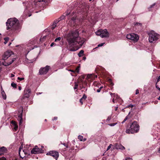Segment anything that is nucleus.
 <instances>
[{
	"label": "nucleus",
	"instance_id": "f257e3e1",
	"mask_svg": "<svg viewBox=\"0 0 160 160\" xmlns=\"http://www.w3.org/2000/svg\"><path fill=\"white\" fill-rule=\"evenodd\" d=\"M67 41L70 45H74L78 43L80 46L70 49L71 51H75L81 48L85 42V40L79 37L78 32L73 31L69 32L68 35Z\"/></svg>",
	"mask_w": 160,
	"mask_h": 160
},
{
	"label": "nucleus",
	"instance_id": "f03ea898",
	"mask_svg": "<svg viewBox=\"0 0 160 160\" xmlns=\"http://www.w3.org/2000/svg\"><path fill=\"white\" fill-rule=\"evenodd\" d=\"M7 29L14 30L18 28L19 26V21L15 18H10L8 19L6 22Z\"/></svg>",
	"mask_w": 160,
	"mask_h": 160
},
{
	"label": "nucleus",
	"instance_id": "7ed1b4c3",
	"mask_svg": "<svg viewBox=\"0 0 160 160\" xmlns=\"http://www.w3.org/2000/svg\"><path fill=\"white\" fill-rule=\"evenodd\" d=\"M159 35L154 31L151 32L149 34V40L150 42L153 43L159 38Z\"/></svg>",
	"mask_w": 160,
	"mask_h": 160
},
{
	"label": "nucleus",
	"instance_id": "20e7f679",
	"mask_svg": "<svg viewBox=\"0 0 160 160\" xmlns=\"http://www.w3.org/2000/svg\"><path fill=\"white\" fill-rule=\"evenodd\" d=\"M130 130L131 133L137 132L139 130V126L137 122L134 121L130 125Z\"/></svg>",
	"mask_w": 160,
	"mask_h": 160
},
{
	"label": "nucleus",
	"instance_id": "39448f33",
	"mask_svg": "<svg viewBox=\"0 0 160 160\" xmlns=\"http://www.w3.org/2000/svg\"><path fill=\"white\" fill-rule=\"evenodd\" d=\"M97 35L100 36L102 38L108 37L109 36V34L106 29L102 30L99 29L96 32Z\"/></svg>",
	"mask_w": 160,
	"mask_h": 160
},
{
	"label": "nucleus",
	"instance_id": "423d86ee",
	"mask_svg": "<svg viewBox=\"0 0 160 160\" xmlns=\"http://www.w3.org/2000/svg\"><path fill=\"white\" fill-rule=\"evenodd\" d=\"M126 38L134 42H137L139 38L138 35L134 33L128 34L127 35Z\"/></svg>",
	"mask_w": 160,
	"mask_h": 160
},
{
	"label": "nucleus",
	"instance_id": "0eeeda50",
	"mask_svg": "<svg viewBox=\"0 0 160 160\" xmlns=\"http://www.w3.org/2000/svg\"><path fill=\"white\" fill-rule=\"evenodd\" d=\"M47 155H49L52 156L54 158L57 160L59 157V153L58 152L54 151H51L49 152L46 154Z\"/></svg>",
	"mask_w": 160,
	"mask_h": 160
},
{
	"label": "nucleus",
	"instance_id": "6e6552de",
	"mask_svg": "<svg viewBox=\"0 0 160 160\" xmlns=\"http://www.w3.org/2000/svg\"><path fill=\"white\" fill-rule=\"evenodd\" d=\"M13 54V52L12 51L8 50L4 52L2 56V59L4 60H6L11 55Z\"/></svg>",
	"mask_w": 160,
	"mask_h": 160
},
{
	"label": "nucleus",
	"instance_id": "1a4fd4ad",
	"mask_svg": "<svg viewBox=\"0 0 160 160\" xmlns=\"http://www.w3.org/2000/svg\"><path fill=\"white\" fill-rule=\"evenodd\" d=\"M49 68V66H47L44 68H41L39 71L40 74H46L48 71Z\"/></svg>",
	"mask_w": 160,
	"mask_h": 160
},
{
	"label": "nucleus",
	"instance_id": "9d476101",
	"mask_svg": "<svg viewBox=\"0 0 160 160\" xmlns=\"http://www.w3.org/2000/svg\"><path fill=\"white\" fill-rule=\"evenodd\" d=\"M42 151V149L38 148L37 146H35L31 151V152L32 154H36L41 153Z\"/></svg>",
	"mask_w": 160,
	"mask_h": 160
},
{
	"label": "nucleus",
	"instance_id": "9b49d317",
	"mask_svg": "<svg viewBox=\"0 0 160 160\" xmlns=\"http://www.w3.org/2000/svg\"><path fill=\"white\" fill-rule=\"evenodd\" d=\"M28 152V151H26L25 150H24L21 147L19 148V154L20 157L22 158L25 157V156H24V155L27 154Z\"/></svg>",
	"mask_w": 160,
	"mask_h": 160
},
{
	"label": "nucleus",
	"instance_id": "f8f14e48",
	"mask_svg": "<svg viewBox=\"0 0 160 160\" xmlns=\"http://www.w3.org/2000/svg\"><path fill=\"white\" fill-rule=\"evenodd\" d=\"M31 91L30 89H27L24 91V94L22 97V99L25 98H28L29 97V94L31 93Z\"/></svg>",
	"mask_w": 160,
	"mask_h": 160
},
{
	"label": "nucleus",
	"instance_id": "ddd939ff",
	"mask_svg": "<svg viewBox=\"0 0 160 160\" xmlns=\"http://www.w3.org/2000/svg\"><path fill=\"white\" fill-rule=\"evenodd\" d=\"M7 150L4 147H2L0 148V154L1 155L4 154V153L7 152Z\"/></svg>",
	"mask_w": 160,
	"mask_h": 160
},
{
	"label": "nucleus",
	"instance_id": "4468645a",
	"mask_svg": "<svg viewBox=\"0 0 160 160\" xmlns=\"http://www.w3.org/2000/svg\"><path fill=\"white\" fill-rule=\"evenodd\" d=\"M22 110L20 114L18 115V120L19 121V125H21L22 123Z\"/></svg>",
	"mask_w": 160,
	"mask_h": 160
},
{
	"label": "nucleus",
	"instance_id": "2eb2a0df",
	"mask_svg": "<svg viewBox=\"0 0 160 160\" xmlns=\"http://www.w3.org/2000/svg\"><path fill=\"white\" fill-rule=\"evenodd\" d=\"M16 59V58H13L12 59V61L9 62H2V65L4 66H8L11 64Z\"/></svg>",
	"mask_w": 160,
	"mask_h": 160
},
{
	"label": "nucleus",
	"instance_id": "dca6fc26",
	"mask_svg": "<svg viewBox=\"0 0 160 160\" xmlns=\"http://www.w3.org/2000/svg\"><path fill=\"white\" fill-rule=\"evenodd\" d=\"M116 148L117 149H120L122 150H124L125 149V147L121 145H119L117 146Z\"/></svg>",
	"mask_w": 160,
	"mask_h": 160
},
{
	"label": "nucleus",
	"instance_id": "f3484780",
	"mask_svg": "<svg viewBox=\"0 0 160 160\" xmlns=\"http://www.w3.org/2000/svg\"><path fill=\"white\" fill-rule=\"evenodd\" d=\"M2 96L4 99H6L7 96L4 91H3L2 92H1Z\"/></svg>",
	"mask_w": 160,
	"mask_h": 160
},
{
	"label": "nucleus",
	"instance_id": "a211bd4d",
	"mask_svg": "<svg viewBox=\"0 0 160 160\" xmlns=\"http://www.w3.org/2000/svg\"><path fill=\"white\" fill-rule=\"evenodd\" d=\"M84 53V51L83 50H81L79 53H78V55L79 57H82Z\"/></svg>",
	"mask_w": 160,
	"mask_h": 160
},
{
	"label": "nucleus",
	"instance_id": "6ab92c4d",
	"mask_svg": "<svg viewBox=\"0 0 160 160\" xmlns=\"http://www.w3.org/2000/svg\"><path fill=\"white\" fill-rule=\"evenodd\" d=\"M78 83L77 82H75V85L74 87V90L77 89L78 88Z\"/></svg>",
	"mask_w": 160,
	"mask_h": 160
},
{
	"label": "nucleus",
	"instance_id": "aec40b11",
	"mask_svg": "<svg viewBox=\"0 0 160 160\" xmlns=\"http://www.w3.org/2000/svg\"><path fill=\"white\" fill-rule=\"evenodd\" d=\"M126 133L128 134H130L131 133V131L130 130V128L129 129H127L126 130Z\"/></svg>",
	"mask_w": 160,
	"mask_h": 160
},
{
	"label": "nucleus",
	"instance_id": "412c9836",
	"mask_svg": "<svg viewBox=\"0 0 160 160\" xmlns=\"http://www.w3.org/2000/svg\"><path fill=\"white\" fill-rule=\"evenodd\" d=\"M78 138L80 141H82L83 137L82 136L79 135L78 137Z\"/></svg>",
	"mask_w": 160,
	"mask_h": 160
},
{
	"label": "nucleus",
	"instance_id": "4be33fe9",
	"mask_svg": "<svg viewBox=\"0 0 160 160\" xmlns=\"http://www.w3.org/2000/svg\"><path fill=\"white\" fill-rule=\"evenodd\" d=\"M5 40V42H4V43L5 44H6L9 40V38L8 37H6L4 38Z\"/></svg>",
	"mask_w": 160,
	"mask_h": 160
},
{
	"label": "nucleus",
	"instance_id": "5701e85b",
	"mask_svg": "<svg viewBox=\"0 0 160 160\" xmlns=\"http://www.w3.org/2000/svg\"><path fill=\"white\" fill-rule=\"evenodd\" d=\"M11 85L12 87H13L14 88H16L17 84L15 83H14L13 82L11 84Z\"/></svg>",
	"mask_w": 160,
	"mask_h": 160
},
{
	"label": "nucleus",
	"instance_id": "b1692460",
	"mask_svg": "<svg viewBox=\"0 0 160 160\" xmlns=\"http://www.w3.org/2000/svg\"><path fill=\"white\" fill-rule=\"evenodd\" d=\"M46 36H44L43 38H41L40 39V41L41 42H42L44 39H45L46 38Z\"/></svg>",
	"mask_w": 160,
	"mask_h": 160
},
{
	"label": "nucleus",
	"instance_id": "393cba45",
	"mask_svg": "<svg viewBox=\"0 0 160 160\" xmlns=\"http://www.w3.org/2000/svg\"><path fill=\"white\" fill-rule=\"evenodd\" d=\"M134 25L135 26H141L142 25V24H141V23H140L135 22L134 23Z\"/></svg>",
	"mask_w": 160,
	"mask_h": 160
},
{
	"label": "nucleus",
	"instance_id": "a878e982",
	"mask_svg": "<svg viewBox=\"0 0 160 160\" xmlns=\"http://www.w3.org/2000/svg\"><path fill=\"white\" fill-rule=\"evenodd\" d=\"M61 39V38L60 37H59L55 39V42H57V41H59Z\"/></svg>",
	"mask_w": 160,
	"mask_h": 160
},
{
	"label": "nucleus",
	"instance_id": "bb28decb",
	"mask_svg": "<svg viewBox=\"0 0 160 160\" xmlns=\"http://www.w3.org/2000/svg\"><path fill=\"white\" fill-rule=\"evenodd\" d=\"M11 123L12 124V125H14V126H15L16 125H17V123L16 122H15V121H11Z\"/></svg>",
	"mask_w": 160,
	"mask_h": 160
},
{
	"label": "nucleus",
	"instance_id": "cd10ccee",
	"mask_svg": "<svg viewBox=\"0 0 160 160\" xmlns=\"http://www.w3.org/2000/svg\"><path fill=\"white\" fill-rule=\"evenodd\" d=\"M87 98V96L85 95V94H84L82 96V98H81V99L83 100V99H85L86 98Z\"/></svg>",
	"mask_w": 160,
	"mask_h": 160
},
{
	"label": "nucleus",
	"instance_id": "c85d7f7f",
	"mask_svg": "<svg viewBox=\"0 0 160 160\" xmlns=\"http://www.w3.org/2000/svg\"><path fill=\"white\" fill-rule=\"evenodd\" d=\"M56 23H53L52 25V29H54L56 27Z\"/></svg>",
	"mask_w": 160,
	"mask_h": 160
},
{
	"label": "nucleus",
	"instance_id": "c756f323",
	"mask_svg": "<svg viewBox=\"0 0 160 160\" xmlns=\"http://www.w3.org/2000/svg\"><path fill=\"white\" fill-rule=\"evenodd\" d=\"M117 123H112L109 124V125L110 126H115V125H116L117 124Z\"/></svg>",
	"mask_w": 160,
	"mask_h": 160
},
{
	"label": "nucleus",
	"instance_id": "7c9ffc66",
	"mask_svg": "<svg viewBox=\"0 0 160 160\" xmlns=\"http://www.w3.org/2000/svg\"><path fill=\"white\" fill-rule=\"evenodd\" d=\"M128 118V116L126 117L124 119V120L122 122V123H123L127 120Z\"/></svg>",
	"mask_w": 160,
	"mask_h": 160
},
{
	"label": "nucleus",
	"instance_id": "2f4dec72",
	"mask_svg": "<svg viewBox=\"0 0 160 160\" xmlns=\"http://www.w3.org/2000/svg\"><path fill=\"white\" fill-rule=\"evenodd\" d=\"M111 146H112V144H110L109 145L108 147V148L107 149V151L110 148H111Z\"/></svg>",
	"mask_w": 160,
	"mask_h": 160
},
{
	"label": "nucleus",
	"instance_id": "473e14b6",
	"mask_svg": "<svg viewBox=\"0 0 160 160\" xmlns=\"http://www.w3.org/2000/svg\"><path fill=\"white\" fill-rule=\"evenodd\" d=\"M14 126V130H15V131H16L18 128V126L17 125L15 126Z\"/></svg>",
	"mask_w": 160,
	"mask_h": 160
},
{
	"label": "nucleus",
	"instance_id": "72a5a7b5",
	"mask_svg": "<svg viewBox=\"0 0 160 160\" xmlns=\"http://www.w3.org/2000/svg\"><path fill=\"white\" fill-rule=\"evenodd\" d=\"M18 80H19L20 81H22L24 79V78H20V77H18Z\"/></svg>",
	"mask_w": 160,
	"mask_h": 160
},
{
	"label": "nucleus",
	"instance_id": "f704fd0d",
	"mask_svg": "<svg viewBox=\"0 0 160 160\" xmlns=\"http://www.w3.org/2000/svg\"><path fill=\"white\" fill-rule=\"evenodd\" d=\"M0 160H6V159L4 157H2L1 158H0Z\"/></svg>",
	"mask_w": 160,
	"mask_h": 160
},
{
	"label": "nucleus",
	"instance_id": "c9c22d12",
	"mask_svg": "<svg viewBox=\"0 0 160 160\" xmlns=\"http://www.w3.org/2000/svg\"><path fill=\"white\" fill-rule=\"evenodd\" d=\"M104 43H101V44H99L98 45V47H100L102 46L103 45V44Z\"/></svg>",
	"mask_w": 160,
	"mask_h": 160
},
{
	"label": "nucleus",
	"instance_id": "e433bc0d",
	"mask_svg": "<svg viewBox=\"0 0 160 160\" xmlns=\"http://www.w3.org/2000/svg\"><path fill=\"white\" fill-rule=\"evenodd\" d=\"M125 160H132V159L131 158H125Z\"/></svg>",
	"mask_w": 160,
	"mask_h": 160
},
{
	"label": "nucleus",
	"instance_id": "4c0bfd02",
	"mask_svg": "<svg viewBox=\"0 0 160 160\" xmlns=\"http://www.w3.org/2000/svg\"><path fill=\"white\" fill-rule=\"evenodd\" d=\"M92 76V74L88 75V76H87V78H91V77Z\"/></svg>",
	"mask_w": 160,
	"mask_h": 160
},
{
	"label": "nucleus",
	"instance_id": "58836bf2",
	"mask_svg": "<svg viewBox=\"0 0 160 160\" xmlns=\"http://www.w3.org/2000/svg\"><path fill=\"white\" fill-rule=\"evenodd\" d=\"M160 81V75L158 77L157 81V83Z\"/></svg>",
	"mask_w": 160,
	"mask_h": 160
},
{
	"label": "nucleus",
	"instance_id": "ea45409f",
	"mask_svg": "<svg viewBox=\"0 0 160 160\" xmlns=\"http://www.w3.org/2000/svg\"><path fill=\"white\" fill-rule=\"evenodd\" d=\"M156 88L158 89L159 91H160V88H159V87L157 85V84L156 85Z\"/></svg>",
	"mask_w": 160,
	"mask_h": 160
},
{
	"label": "nucleus",
	"instance_id": "a19ab883",
	"mask_svg": "<svg viewBox=\"0 0 160 160\" xmlns=\"http://www.w3.org/2000/svg\"><path fill=\"white\" fill-rule=\"evenodd\" d=\"M139 93V90L138 89H137L136 91V94H137Z\"/></svg>",
	"mask_w": 160,
	"mask_h": 160
},
{
	"label": "nucleus",
	"instance_id": "79ce46f5",
	"mask_svg": "<svg viewBox=\"0 0 160 160\" xmlns=\"http://www.w3.org/2000/svg\"><path fill=\"white\" fill-rule=\"evenodd\" d=\"M133 107V105L132 104H130L129 105H128V106L127 107H130L131 108H132Z\"/></svg>",
	"mask_w": 160,
	"mask_h": 160
},
{
	"label": "nucleus",
	"instance_id": "37998d69",
	"mask_svg": "<svg viewBox=\"0 0 160 160\" xmlns=\"http://www.w3.org/2000/svg\"><path fill=\"white\" fill-rule=\"evenodd\" d=\"M82 100L81 98V99H80V100H79V102L81 103V104H83V102L82 101Z\"/></svg>",
	"mask_w": 160,
	"mask_h": 160
},
{
	"label": "nucleus",
	"instance_id": "c03bdc74",
	"mask_svg": "<svg viewBox=\"0 0 160 160\" xmlns=\"http://www.w3.org/2000/svg\"><path fill=\"white\" fill-rule=\"evenodd\" d=\"M58 119V118L57 117H55L53 119V120H57Z\"/></svg>",
	"mask_w": 160,
	"mask_h": 160
},
{
	"label": "nucleus",
	"instance_id": "a18cd8bd",
	"mask_svg": "<svg viewBox=\"0 0 160 160\" xmlns=\"http://www.w3.org/2000/svg\"><path fill=\"white\" fill-rule=\"evenodd\" d=\"M54 42H52V43L51 44V45H50V46H51V47H52V46H53V45H54Z\"/></svg>",
	"mask_w": 160,
	"mask_h": 160
},
{
	"label": "nucleus",
	"instance_id": "49530a36",
	"mask_svg": "<svg viewBox=\"0 0 160 160\" xmlns=\"http://www.w3.org/2000/svg\"><path fill=\"white\" fill-rule=\"evenodd\" d=\"M100 89H98L97 90V91L98 92H100Z\"/></svg>",
	"mask_w": 160,
	"mask_h": 160
},
{
	"label": "nucleus",
	"instance_id": "de8ad7c7",
	"mask_svg": "<svg viewBox=\"0 0 160 160\" xmlns=\"http://www.w3.org/2000/svg\"><path fill=\"white\" fill-rule=\"evenodd\" d=\"M65 146L67 148H68V144H65Z\"/></svg>",
	"mask_w": 160,
	"mask_h": 160
},
{
	"label": "nucleus",
	"instance_id": "09e8293b",
	"mask_svg": "<svg viewBox=\"0 0 160 160\" xmlns=\"http://www.w3.org/2000/svg\"><path fill=\"white\" fill-rule=\"evenodd\" d=\"M65 146L67 148H68V144H65Z\"/></svg>",
	"mask_w": 160,
	"mask_h": 160
},
{
	"label": "nucleus",
	"instance_id": "8fccbe9b",
	"mask_svg": "<svg viewBox=\"0 0 160 160\" xmlns=\"http://www.w3.org/2000/svg\"><path fill=\"white\" fill-rule=\"evenodd\" d=\"M67 143H62V142H61V144H62L63 145H64L65 146V144H66Z\"/></svg>",
	"mask_w": 160,
	"mask_h": 160
},
{
	"label": "nucleus",
	"instance_id": "3c124183",
	"mask_svg": "<svg viewBox=\"0 0 160 160\" xmlns=\"http://www.w3.org/2000/svg\"><path fill=\"white\" fill-rule=\"evenodd\" d=\"M21 89H22V88H21V87H20V86L18 87V89L19 90H21Z\"/></svg>",
	"mask_w": 160,
	"mask_h": 160
},
{
	"label": "nucleus",
	"instance_id": "603ef678",
	"mask_svg": "<svg viewBox=\"0 0 160 160\" xmlns=\"http://www.w3.org/2000/svg\"><path fill=\"white\" fill-rule=\"evenodd\" d=\"M1 92H2V91H4V90H3V88H2V86H1Z\"/></svg>",
	"mask_w": 160,
	"mask_h": 160
},
{
	"label": "nucleus",
	"instance_id": "864d4df0",
	"mask_svg": "<svg viewBox=\"0 0 160 160\" xmlns=\"http://www.w3.org/2000/svg\"><path fill=\"white\" fill-rule=\"evenodd\" d=\"M14 76V74H11V77H13Z\"/></svg>",
	"mask_w": 160,
	"mask_h": 160
},
{
	"label": "nucleus",
	"instance_id": "5fc2aeb1",
	"mask_svg": "<svg viewBox=\"0 0 160 160\" xmlns=\"http://www.w3.org/2000/svg\"><path fill=\"white\" fill-rule=\"evenodd\" d=\"M155 5V4L154 3L153 4V5H152L151 6H150V8H152V7H153V6H154V5Z\"/></svg>",
	"mask_w": 160,
	"mask_h": 160
},
{
	"label": "nucleus",
	"instance_id": "6e6d98bb",
	"mask_svg": "<svg viewBox=\"0 0 160 160\" xmlns=\"http://www.w3.org/2000/svg\"><path fill=\"white\" fill-rule=\"evenodd\" d=\"M86 140V139L85 138H84V139H83L82 141H85Z\"/></svg>",
	"mask_w": 160,
	"mask_h": 160
},
{
	"label": "nucleus",
	"instance_id": "4d7b16f0",
	"mask_svg": "<svg viewBox=\"0 0 160 160\" xmlns=\"http://www.w3.org/2000/svg\"><path fill=\"white\" fill-rule=\"evenodd\" d=\"M76 70L77 71V72H79V71H78V68H76Z\"/></svg>",
	"mask_w": 160,
	"mask_h": 160
},
{
	"label": "nucleus",
	"instance_id": "13d9d810",
	"mask_svg": "<svg viewBox=\"0 0 160 160\" xmlns=\"http://www.w3.org/2000/svg\"><path fill=\"white\" fill-rule=\"evenodd\" d=\"M102 88H103V87H102V86L101 87H100V88L99 89H100V90H101Z\"/></svg>",
	"mask_w": 160,
	"mask_h": 160
},
{
	"label": "nucleus",
	"instance_id": "bf43d9fd",
	"mask_svg": "<svg viewBox=\"0 0 160 160\" xmlns=\"http://www.w3.org/2000/svg\"><path fill=\"white\" fill-rule=\"evenodd\" d=\"M158 152H160V147H159V149H158Z\"/></svg>",
	"mask_w": 160,
	"mask_h": 160
},
{
	"label": "nucleus",
	"instance_id": "052dcab7",
	"mask_svg": "<svg viewBox=\"0 0 160 160\" xmlns=\"http://www.w3.org/2000/svg\"><path fill=\"white\" fill-rule=\"evenodd\" d=\"M158 99L159 100H160V96L158 98Z\"/></svg>",
	"mask_w": 160,
	"mask_h": 160
},
{
	"label": "nucleus",
	"instance_id": "680f3d73",
	"mask_svg": "<svg viewBox=\"0 0 160 160\" xmlns=\"http://www.w3.org/2000/svg\"><path fill=\"white\" fill-rule=\"evenodd\" d=\"M69 13H67L66 14V15H69Z\"/></svg>",
	"mask_w": 160,
	"mask_h": 160
},
{
	"label": "nucleus",
	"instance_id": "e2e57ef3",
	"mask_svg": "<svg viewBox=\"0 0 160 160\" xmlns=\"http://www.w3.org/2000/svg\"><path fill=\"white\" fill-rule=\"evenodd\" d=\"M97 75H95V78H97Z\"/></svg>",
	"mask_w": 160,
	"mask_h": 160
},
{
	"label": "nucleus",
	"instance_id": "0e129e2a",
	"mask_svg": "<svg viewBox=\"0 0 160 160\" xmlns=\"http://www.w3.org/2000/svg\"><path fill=\"white\" fill-rule=\"evenodd\" d=\"M109 82H111V81H112V80H111V79H109Z\"/></svg>",
	"mask_w": 160,
	"mask_h": 160
},
{
	"label": "nucleus",
	"instance_id": "69168bd1",
	"mask_svg": "<svg viewBox=\"0 0 160 160\" xmlns=\"http://www.w3.org/2000/svg\"><path fill=\"white\" fill-rule=\"evenodd\" d=\"M11 42L9 43V44L8 45H9V46H10V45H11Z\"/></svg>",
	"mask_w": 160,
	"mask_h": 160
},
{
	"label": "nucleus",
	"instance_id": "338daca9",
	"mask_svg": "<svg viewBox=\"0 0 160 160\" xmlns=\"http://www.w3.org/2000/svg\"><path fill=\"white\" fill-rule=\"evenodd\" d=\"M70 71H71L72 72H74L72 70H71Z\"/></svg>",
	"mask_w": 160,
	"mask_h": 160
},
{
	"label": "nucleus",
	"instance_id": "774afa93",
	"mask_svg": "<svg viewBox=\"0 0 160 160\" xmlns=\"http://www.w3.org/2000/svg\"><path fill=\"white\" fill-rule=\"evenodd\" d=\"M117 108H118V107H116V108L115 109V110L116 111V110H117Z\"/></svg>",
	"mask_w": 160,
	"mask_h": 160
}]
</instances>
